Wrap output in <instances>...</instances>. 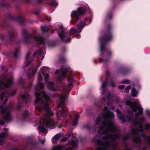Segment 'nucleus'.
<instances>
[{"mask_svg": "<svg viewBox=\"0 0 150 150\" xmlns=\"http://www.w3.org/2000/svg\"><path fill=\"white\" fill-rule=\"evenodd\" d=\"M36 96L35 104H38V106H36L35 109L40 112L41 113L43 111H45V113L44 115V118L43 119V122L42 125L38 127V130L43 133L46 132L47 130L44 127L50 128L54 126L55 122L54 120L51 118L53 116V113L49 109V105L48 103H45L42 100V97L46 101H49L50 99V97L43 90H38L36 89V91L35 93Z\"/></svg>", "mask_w": 150, "mask_h": 150, "instance_id": "nucleus-1", "label": "nucleus"}, {"mask_svg": "<svg viewBox=\"0 0 150 150\" xmlns=\"http://www.w3.org/2000/svg\"><path fill=\"white\" fill-rule=\"evenodd\" d=\"M116 130L114 124L112 123H110L108 126L104 131H98L99 133L104 135L102 137L103 141H116L117 139H123L122 141H127L130 138L129 134L124 135L122 136L120 133H117L114 134L109 133L111 132L113 133L116 132Z\"/></svg>", "mask_w": 150, "mask_h": 150, "instance_id": "nucleus-2", "label": "nucleus"}, {"mask_svg": "<svg viewBox=\"0 0 150 150\" xmlns=\"http://www.w3.org/2000/svg\"><path fill=\"white\" fill-rule=\"evenodd\" d=\"M112 26L110 24L107 25L106 30L104 34L99 38V40L100 44V53L99 55V62L100 63L104 61L102 57H103V52L105 51V46L106 44L112 40L113 38V35L111 30Z\"/></svg>", "mask_w": 150, "mask_h": 150, "instance_id": "nucleus-3", "label": "nucleus"}, {"mask_svg": "<svg viewBox=\"0 0 150 150\" xmlns=\"http://www.w3.org/2000/svg\"><path fill=\"white\" fill-rule=\"evenodd\" d=\"M22 34L24 38L23 42L26 44H29L31 42V40H34L36 41V46H38L41 44H45L44 38L41 36H35L32 34L29 33L25 29H23Z\"/></svg>", "mask_w": 150, "mask_h": 150, "instance_id": "nucleus-4", "label": "nucleus"}, {"mask_svg": "<svg viewBox=\"0 0 150 150\" xmlns=\"http://www.w3.org/2000/svg\"><path fill=\"white\" fill-rule=\"evenodd\" d=\"M8 19L18 22L23 25H25L26 23L24 16L20 15L13 16L10 13H8L5 15L3 23H1L0 22V26L4 28L8 27L9 26V23Z\"/></svg>", "mask_w": 150, "mask_h": 150, "instance_id": "nucleus-5", "label": "nucleus"}, {"mask_svg": "<svg viewBox=\"0 0 150 150\" xmlns=\"http://www.w3.org/2000/svg\"><path fill=\"white\" fill-rule=\"evenodd\" d=\"M61 101L58 104L57 108L58 109L61 108L60 110L56 112L57 120H65L67 117L68 112L67 108L64 106L65 105V100H66L65 96H63L60 97Z\"/></svg>", "mask_w": 150, "mask_h": 150, "instance_id": "nucleus-6", "label": "nucleus"}, {"mask_svg": "<svg viewBox=\"0 0 150 150\" xmlns=\"http://www.w3.org/2000/svg\"><path fill=\"white\" fill-rule=\"evenodd\" d=\"M115 141H96V144H97V150H115L117 146Z\"/></svg>", "mask_w": 150, "mask_h": 150, "instance_id": "nucleus-7", "label": "nucleus"}, {"mask_svg": "<svg viewBox=\"0 0 150 150\" xmlns=\"http://www.w3.org/2000/svg\"><path fill=\"white\" fill-rule=\"evenodd\" d=\"M86 11V9L83 7L79 8L77 11H72L71 15V23L72 24H74L76 21L79 19L80 15H85Z\"/></svg>", "mask_w": 150, "mask_h": 150, "instance_id": "nucleus-8", "label": "nucleus"}, {"mask_svg": "<svg viewBox=\"0 0 150 150\" xmlns=\"http://www.w3.org/2000/svg\"><path fill=\"white\" fill-rule=\"evenodd\" d=\"M125 104L126 105H129L130 106L133 112H136L137 110H138V111L135 114V116L137 118L138 117L139 115H142L143 114V108L140 106H138L136 102L127 101L126 102Z\"/></svg>", "mask_w": 150, "mask_h": 150, "instance_id": "nucleus-9", "label": "nucleus"}, {"mask_svg": "<svg viewBox=\"0 0 150 150\" xmlns=\"http://www.w3.org/2000/svg\"><path fill=\"white\" fill-rule=\"evenodd\" d=\"M105 115L107 117V120L109 122L108 123L105 121H102V125H100L98 131H104L105 130V127L106 128L108 126V124L110 123H112L111 121L112 120L114 117V114L113 112H111L110 110H108L105 113Z\"/></svg>", "mask_w": 150, "mask_h": 150, "instance_id": "nucleus-10", "label": "nucleus"}, {"mask_svg": "<svg viewBox=\"0 0 150 150\" xmlns=\"http://www.w3.org/2000/svg\"><path fill=\"white\" fill-rule=\"evenodd\" d=\"M77 141H69L70 144L66 145H58L54 146L52 150H75L71 149V146L73 147L74 149H76L77 147L78 144Z\"/></svg>", "mask_w": 150, "mask_h": 150, "instance_id": "nucleus-11", "label": "nucleus"}, {"mask_svg": "<svg viewBox=\"0 0 150 150\" xmlns=\"http://www.w3.org/2000/svg\"><path fill=\"white\" fill-rule=\"evenodd\" d=\"M13 78L12 77L7 78L6 74H4L2 79L0 80V87L1 89L4 88H8L9 86L13 84Z\"/></svg>", "mask_w": 150, "mask_h": 150, "instance_id": "nucleus-12", "label": "nucleus"}, {"mask_svg": "<svg viewBox=\"0 0 150 150\" xmlns=\"http://www.w3.org/2000/svg\"><path fill=\"white\" fill-rule=\"evenodd\" d=\"M21 98H18V103L19 105L16 106L17 109L20 110L22 107L21 105H23L26 104L29 99L30 98V96L28 93L26 95L23 94L20 96Z\"/></svg>", "mask_w": 150, "mask_h": 150, "instance_id": "nucleus-13", "label": "nucleus"}, {"mask_svg": "<svg viewBox=\"0 0 150 150\" xmlns=\"http://www.w3.org/2000/svg\"><path fill=\"white\" fill-rule=\"evenodd\" d=\"M9 39L8 41H6L5 44L6 45H11L14 42L17 35V33L13 29L9 31L8 33Z\"/></svg>", "mask_w": 150, "mask_h": 150, "instance_id": "nucleus-14", "label": "nucleus"}, {"mask_svg": "<svg viewBox=\"0 0 150 150\" xmlns=\"http://www.w3.org/2000/svg\"><path fill=\"white\" fill-rule=\"evenodd\" d=\"M1 113L2 115L6 113L2 117V118L5 121L9 122L11 121L12 119L11 114L8 108H2L1 110Z\"/></svg>", "mask_w": 150, "mask_h": 150, "instance_id": "nucleus-15", "label": "nucleus"}, {"mask_svg": "<svg viewBox=\"0 0 150 150\" xmlns=\"http://www.w3.org/2000/svg\"><path fill=\"white\" fill-rule=\"evenodd\" d=\"M70 139H71L69 141H78L77 139L73 136V133L72 131L67 132L65 136L63 137L60 141H67Z\"/></svg>", "mask_w": 150, "mask_h": 150, "instance_id": "nucleus-16", "label": "nucleus"}, {"mask_svg": "<svg viewBox=\"0 0 150 150\" xmlns=\"http://www.w3.org/2000/svg\"><path fill=\"white\" fill-rule=\"evenodd\" d=\"M16 93V91L15 90L12 92L8 90L3 92L0 95V98L1 100H2L4 97H8L11 96H13Z\"/></svg>", "mask_w": 150, "mask_h": 150, "instance_id": "nucleus-17", "label": "nucleus"}, {"mask_svg": "<svg viewBox=\"0 0 150 150\" xmlns=\"http://www.w3.org/2000/svg\"><path fill=\"white\" fill-rule=\"evenodd\" d=\"M85 25V23L83 21H81L80 23L77 25V29L80 31L79 33H77L76 36L75 37H76L77 39H79L81 37V35L79 34L82 29L84 27Z\"/></svg>", "mask_w": 150, "mask_h": 150, "instance_id": "nucleus-18", "label": "nucleus"}, {"mask_svg": "<svg viewBox=\"0 0 150 150\" xmlns=\"http://www.w3.org/2000/svg\"><path fill=\"white\" fill-rule=\"evenodd\" d=\"M19 83L22 85L23 88L24 89L28 88L29 90H30V89L32 86V84L31 83H26L24 80L22 78L19 79Z\"/></svg>", "mask_w": 150, "mask_h": 150, "instance_id": "nucleus-19", "label": "nucleus"}, {"mask_svg": "<svg viewBox=\"0 0 150 150\" xmlns=\"http://www.w3.org/2000/svg\"><path fill=\"white\" fill-rule=\"evenodd\" d=\"M65 33L64 31L62 30L60 31V32L58 33V35L59 37L61 39L63 42H69L71 40V38L70 37H68L67 38L66 40H64L65 36L64 35Z\"/></svg>", "mask_w": 150, "mask_h": 150, "instance_id": "nucleus-20", "label": "nucleus"}, {"mask_svg": "<svg viewBox=\"0 0 150 150\" xmlns=\"http://www.w3.org/2000/svg\"><path fill=\"white\" fill-rule=\"evenodd\" d=\"M129 71L128 69L123 67L120 68L118 70L117 72L123 75H126L127 74Z\"/></svg>", "mask_w": 150, "mask_h": 150, "instance_id": "nucleus-21", "label": "nucleus"}, {"mask_svg": "<svg viewBox=\"0 0 150 150\" xmlns=\"http://www.w3.org/2000/svg\"><path fill=\"white\" fill-rule=\"evenodd\" d=\"M30 54V53L29 52L27 54L25 63V68L27 67L33 61V59H30L29 58Z\"/></svg>", "mask_w": 150, "mask_h": 150, "instance_id": "nucleus-22", "label": "nucleus"}, {"mask_svg": "<svg viewBox=\"0 0 150 150\" xmlns=\"http://www.w3.org/2000/svg\"><path fill=\"white\" fill-rule=\"evenodd\" d=\"M107 80H105V81L103 83L101 87L102 88V94L103 95H105L107 92V91L106 90V88L107 87Z\"/></svg>", "mask_w": 150, "mask_h": 150, "instance_id": "nucleus-23", "label": "nucleus"}, {"mask_svg": "<svg viewBox=\"0 0 150 150\" xmlns=\"http://www.w3.org/2000/svg\"><path fill=\"white\" fill-rule=\"evenodd\" d=\"M45 48V47L44 46L42 48H40L37 51H36L33 54V57H35L36 54L40 56L42 55L43 54V50Z\"/></svg>", "mask_w": 150, "mask_h": 150, "instance_id": "nucleus-24", "label": "nucleus"}, {"mask_svg": "<svg viewBox=\"0 0 150 150\" xmlns=\"http://www.w3.org/2000/svg\"><path fill=\"white\" fill-rule=\"evenodd\" d=\"M79 118V115L78 114H76L74 116V118L73 120L72 125L73 126H76L78 124V120Z\"/></svg>", "mask_w": 150, "mask_h": 150, "instance_id": "nucleus-25", "label": "nucleus"}, {"mask_svg": "<svg viewBox=\"0 0 150 150\" xmlns=\"http://www.w3.org/2000/svg\"><path fill=\"white\" fill-rule=\"evenodd\" d=\"M54 83L53 82H49L47 85V87L48 89L50 90L54 91L55 90L54 87Z\"/></svg>", "mask_w": 150, "mask_h": 150, "instance_id": "nucleus-26", "label": "nucleus"}, {"mask_svg": "<svg viewBox=\"0 0 150 150\" xmlns=\"http://www.w3.org/2000/svg\"><path fill=\"white\" fill-rule=\"evenodd\" d=\"M29 116V112L26 110L23 112L22 115V118L23 120H25L28 118Z\"/></svg>", "mask_w": 150, "mask_h": 150, "instance_id": "nucleus-27", "label": "nucleus"}, {"mask_svg": "<svg viewBox=\"0 0 150 150\" xmlns=\"http://www.w3.org/2000/svg\"><path fill=\"white\" fill-rule=\"evenodd\" d=\"M20 48L19 47H17L16 48L15 52L13 54V57L16 59H17L18 58V54L19 52Z\"/></svg>", "mask_w": 150, "mask_h": 150, "instance_id": "nucleus-28", "label": "nucleus"}, {"mask_svg": "<svg viewBox=\"0 0 150 150\" xmlns=\"http://www.w3.org/2000/svg\"><path fill=\"white\" fill-rule=\"evenodd\" d=\"M8 135V132H2L0 133V139H1L0 141H4L3 139L6 137V136Z\"/></svg>", "mask_w": 150, "mask_h": 150, "instance_id": "nucleus-29", "label": "nucleus"}, {"mask_svg": "<svg viewBox=\"0 0 150 150\" xmlns=\"http://www.w3.org/2000/svg\"><path fill=\"white\" fill-rule=\"evenodd\" d=\"M145 145L142 147V150H146L148 147H150V141H145Z\"/></svg>", "mask_w": 150, "mask_h": 150, "instance_id": "nucleus-30", "label": "nucleus"}, {"mask_svg": "<svg viewBox=\"0 0 150 150\" xmlns=\"http://www.w3.org/2000/svg\"><path fill=\"white\" fill-rule=\"evenodd\" d=\"M0 6L9 8L10 6V5L8 3H4V0H0Z\"/></svg>", "mask_w": 150, "mask_h": 150, "instance_id": "nucleus-31", "label": "nucleus"}, {"mask_svg": "<svg viewBox=\"0 0 150 150\" xmlns=\"http://www.w3.org/2000/svg\"><path fill=\"white\" fill-rule=\"evenodd\" d=\"M26 147L25 146H19L18 147L17 146H14L11 150H25L26 149Z\"/></svg>", "mask_w": 150, "mask_h": 150, "instance_id": "nucleus-32", "label": "nucleus"}, {"mask_svg": "<svg viewBox=\"0 0 150 150\" xmlns=\"http://www.w3.org/2000/svg\"><path fill=\"white\" fill-rule=\"evenodd\" d=\"M62 137L61 134H56L52 138L53 141H57Z\"/></svg>", "mask_w": 150, "mask_h": 150, "instance_id": "nucleus-33", "label": "nucleus"}, {"mask_svg": "<svg viewBox=\"0 0 150 150\" xmlns=\"http://www.w3.org/2000/svg\"><path fill=\"white\" fill-rule=\"evenodd\" d=\"M69 71V69L68 68H66L62 70V76L65 77L66 76V74L67 72Z\"/></svg>", "mask_w": 150, "mask_h": 150, "instance_id": "nucleus-34", "label": "nucleus"}, {"mask_svg": "<svg viewBox=\"0 0 150 150\" xmlns=\"http://www.w3.org/2000/svg\"><path fill=\"white\" fill-rule=\"evenodd\" d=\"M131 92L132 96L135 97L137 96V92L135 88L133 87L132 88Z\"/></svg>", "mask_w": 150, "mask_h": 150, "instance_id": "nucleus-35", "label": "nucleus"}, {"mask_svg": "<svg viewBox=\"0 0 150 150\" xmlns=\"http://www.w3.org/2000/svg\"><path fill=\"white\" fill-rule=\"evenodd\" d=\"M77 33H79L78 30L73 28H71L69 31L70 35H72L74 33L76 34Z\"/></svg>", "mask_w": 150, "mask_h": 150, "instance_id": "nucleus-36", "label": "nucleus"}, {"mask_svg": "<svg viewBox=\"0 0 150 150\" xmlns=\"http://www.w3.org/2000/svg\"><path fill=\"white\" fill-rule=\"evenodd\" d=\"M41 30L43 33H45L48 32L49 30V29L47 26H41Z\"/></svg>", "mask_w": 150, "mask_h": 150, "instance_id": "nucleus-37", "label": "nucleus"}, {"mask_svg": "<svg viewBox=\"0 0 150 150\" xmlns=\"http://www.w3.org/2000/svg\"><path fill=\"white\" fill-rule=\"evenodd\" d=\"M119 119L123 122H126V116H125L123 114L121 115H120L119 116Z\"/></svg>", "mask_w": 150, "mask_h": 150, "instance_id": "nucleus-38", "label": "nucleus"}, {"mask_svg": "<svg viewBox=\"0 0 150 150\" xmlns=\"http://www.w3.org/2000/svg\"><path fill=\"white\" fill-rule=\"evenodd\" d=\"M42 73L43 76H45V81L48 80L49 77V75L47 73H46L44 70H42Z\"/></svg>", "mask_w": 150, "mask_h": 150, "instance_id": "nucleus-39", "label": "nucleus"}, {"mask_svg": "<svg viewBox=\"0 0 150 150\" xmlns=\"http://www.w3.org/2000/svg\"><path fill=\"white\" fill-rule=\"evenodd\" d=\"M102 119V117L101 116H98L97 117L95 122V125H99Z\"/></svg>", "mask_w": 150, "mask_h": 150, "instance_id": "nucleus-40", "label": "nucleus"}, {"mask_svg": "<svg viewBox=\"0 0 150 150\" xmlns=\"http://www.w3.org/2000/svg\"><path fill=\"white\" fill-rule=\"evenodd\" d=\"M139 132V129L137 128L133 129L132 130V133L133 134L135 135L137 134Z\"/></svg>", "mask_w": 150, "mask_h": 150, "instance_id": "nucleus-41", "label": "nucleus"}, {"mask_svg": "<svg viewBox=\"0 0 150 150\" xmlns=\"http://www.w3.org/2000/svg\"><path fill=\"white\" fill-rule=\"evenodd\" d=\"M50 4L52 6H55L57 5V3L56 0H52L51 2L50 3Z\"/></svg>", "mask_w": 150, "mask_h": 150, "instance_id": "nucleus-42", "label": "nucleus"}, {"mask_svg": "<svg viewBox=\"0 0 150 150\" xmlns=\"http://www.w3.org/2000/svg\"><path fill=\"white\" fill-rule=\"evenodd\" d=\"M139 131L142 133H143L144 132V126L142 124L139 125Z\"/></svg>", "mask_w": 150, "mask_h": 150, "instance_id": "nucleus-43", "label": "nucleus"}, {"mask_svg": "<svg viewBox=\"0 0 150 150\" xmlns=\"http://www.w3.org/2000/svg\"><path fill=\"white\" fill-rule=\"evenodd\" d=\"M130 81L128 80H125L122 81L120 82V83L121 84H128L130 83Z\"/></svg>", "mask_w": 150, "mask_h": 150, "instance_id": "nucleus-44", "label": "nucleus"}, {"mask_svg": "<svg viewBox=\"0 0 150 150\" xmlns=\"http://www.w3.org/2000/svg\"><path fill=\"white\" fill-rule=\"evenodd\" d=\"M39 87L41 89H44L45 88V86L42 83L39 82L38 84Z\"/></svg>", "mask_w": 150, "mask_h": 150, "instance_id": "nucleus-45", "label": "nucleus"}, {"mask_svg": "<svg viewBox=\"0 0 150 150\" xmlns=\"http://www.w3.org/2000/svg\"><path fill=\"white\" fill-rule=\"evenodd\" d=\"M139 123L140 122L138 118L135 119L133 122V125L135 126H137L139 125Z\"/></svg>", "mask_w": 150, "mask_h": 150, "instance_id": "nucleus-46", "label": "nucleus"}, {"mask_svg": "<svg viewBox=\"0 0 150 150\" xmlns=\"http://www.w3.org/2000/svg\"><path fill=\"white\" fill-rule=\"evenodd\" d=\"M143 136L144 139L146 140V141H150V135L147 136L143 134Z\"/></svg>", "mask_w": 150, "mask_h": 150, "instance_id": "nucleus-47", "label": "nucleus"}, {"mask_svg": "<svg viewBox=\"0 0 150 150\" xmlns=\"http://www.w3.org/2000/svg\"><path fill=\"white\" fill-rule=\"evenodd\" d=\"M145 118L144 117H142L140 118L139 119V122L140 123L142 124L145 121Z\"/></svg>", "mask_w": 150, "mask_h": 150, "instance_id": "nucleus-48", "label": "nucleus"}, {"mask_svg": "<svg viewBox=\"0 0 150 150\" xmlns=\"http://www.w3.org/2000/svg\"><path fill=\"white\" fill-rule=\"evenodd\" d=\"M131 87V86H127L125 89V92L126 93H129V90L130 89Z\"/></svg>", "mask_w": 150, "mask_h": 150, "instance_id": "nucleus-49", "label": "nucleus"}, {"mask_svg": "<svg viewBox=\"0 0 150 150\" xmlns=\"http://www.w3.org/2000/svg\"><path fill=\"white\" fill-rule=\"evenodd\" d=\"M59 60L60 61L64 62L65 61L66 59L64 57L61 56L59 57Z\"/></svg>", "mask_w": 150, "mask_h": 150, "instance_id": "nucleus-50", "label": "nucleus"}, {"mask_svg": "<svg viewBox=\"0 0 150 150\" xmlns=\"http://www.w3.org/2000/svg\"><path fill=\"white\" fill-rule=\"evenodd\" d=\"M111 97L112 96L110 94H109L107 97L108 98V105L110 104Z\"/></svg>", "mask_w": 150, "mask_h": 150, "instance_id": "nucleus-51", "label": "nucleus"}, {"mask_svg": "<svg viewBox=\"0 0 150 150\" xmlns=\"http://www.w3.org/2000/svg\"><path fill=\"white\" fill-rule=\"evenodd\" d=\"M37 67L35 66L32 69V72L33 74H34L36 73L37 70Z\"/></svg>", "mask_w": 150, "mask_h": 150, "instance_id": "nucleus-52", "label": "nucleus"}, {"mask_svg": "<svg viewBox=\"0 0 150 150\" xmlns=\"http://www.w3.org/2000/svg\"><path fill=\"white\" fill-rule=\"evenodd\" d=\"M145 129L146 130H147L150 128V124H146L144 126Z\"/></svg>", "mask_w": 150, "mask_h": 150, "instance_id": "nucleus-53", "label": "nucleus"}, {"mask_svg": "<svg viewBox=\"0 0 150 150\" xmlns=\"http://www.w3.org/2000/svg\"><path fill=\"white\" fill-rule=\"evenodd\" d=\"M6 36L5 35H0V39L2 40H4L5 39Z\"/></svg>", "mask_w": 150, "mask_h": 150, "instance_id": "nucleus-54", "label": "nucleus"}, {"mask_svg": "<svg viewBox=\"0 0 150 150\" xmlns=\"http://www.w3.org/2000/svg\"><path fill=\"white\" fill-rule=\"evenodd\" d=\"M95 105L98 107H99L101 106L100 103L98 101L95 102Z\"/></svg>", "mask_w": 150, "mask_h": 150, "instance_id": "nucleus-55", "label": "nucleus"}, {"mask_svg": "<svg viewBox=\"0 0 150 150\" xmlns=\"http://www.w3.org/2000/svg\"><path fill=\"white\" fill-rule=\"evenodd\" d=\"M83 128H86L89 131L91 130V127L89 126L88 125H86L84 126Z\"/></svg>", "mask_w": 150, "mask_h": 150, "instance_id": "nucleus-56", "label": "nucleus"}, {"mask_svg": "<svg viewBox=\"0 0 150 150\" xmlns=\"http://www.w3.org/2000/svg\"><path fill=\"white\" fill-rule=\"evenodd\" d=\"M109 104L110 105V106L109 107V108L110 109H112L114 110L115 109V108L114 106L113 105H112V103H110Z\"/></svg>", "mask_w": 150, "mask_h": 150, "instance_id": "nucleus-57", "label": "nucleus"}, {"mask_svg": "<svg viewBox=\"0 0 150 150\" xmlns=\"http://www.w3.org/2000/svg\"><path fill=\"white\" fill-rule=\"evenodd\" d=\"M69 83L68 84L67 87L68 88H71L73 86V82H69Z\"/></svg>", "mask_w": 150, "mask_h": 150, "instance_id": "nucleus-58", "label": "nucleus"}, {"mask_svg": "<svg viewBox=\"0 0 150 150\" xmlns=\"http://www.w3.org/2000/svg\"><path fill=\"white\" fill-rule=\"evenodd\" d=\"M125 87V86L123 85H119L118 86V88L121 90H122Z\"/></svg>", "mask_w": 150, "mask_h": 150, "instance_id": "nucleus-59", "label": "nucleus"}, {"mask_svg": "<svg viewBox=\"0 0 150 150\" xmlns=\"http://www.w3.org/2000/svg\"><path fill=\"white\" fill-rule=\"evenodd\" d=\"M116 112L119 115H121V112L120 110L119 109H117L116 110Z\"/></svg>", "mask_w": 150, "mask_h": 150, "instance_id": "nucleus-60", "label": "nucleus"}, {"mask_svg": "<svg viewBox=\"0 0 150 150\" xmlns=\"http://www.w3.org/2000/svg\"><path fill=\"white\" fill-rule=\"evenodd\" d=\"M74 81L73 79L71 77L69 78L68 79V82H73Z\"/></svg>", "mask_w": 150, "mask_h": 150, "instance_id": "nucleus-61", "label": "nucleus"}, {"mask_svg": "<svg viewBox=\"0 0 150 150\" xmlns=\"http://www.w3.org/2000/svg\"><path fill=\"white\" fill-rule=\"evenodd\" d=\"M110 85L112 87H114L115 86V85L112 80L111 81Z\"/></svg>", "mask_w": 150, "mask_h": 150, "instance_id": "nucleus-62", "label": "nucleus"}, {"mask_svg": "<svg viewBox=\"0 0 150 150\" xmlns=\"http://www.w3.org/2000/svg\"><path fill=\"white\" fill-rule=\"evenodd\" d=\"M107 16H108V18L109 19H111L112 18V15L111 13H109L108 14Z\"/></svg>", "mask_w": 150, "mask_h": 150, "instance_id": "nucleus-63", "label": "nucleus"}, {"mask_svg": "<svg viewBox=\"0 0 150 150\" xmlns=\"http://www.w3.org/2000/svg\"><path fill=\"white\" fill-rule=\"evenodd\" d=\"M146 114L148 116L150 117V110H146Z\"/></svg>", "mask_w": 150, "mask_h": 150, "instance_id": "nucleus-64", "label": "nucleus"}]
</instances>
